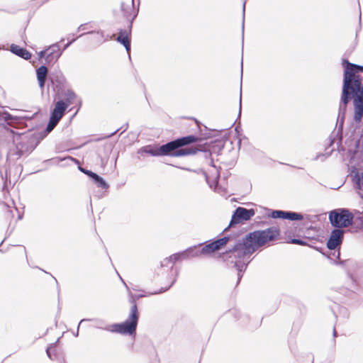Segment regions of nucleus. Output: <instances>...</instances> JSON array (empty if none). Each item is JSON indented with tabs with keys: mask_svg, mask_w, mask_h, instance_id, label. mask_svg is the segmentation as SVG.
I'll return each mask as SVG.
<instances>
[{
	"mask_svg": "<svg viewBox=\"0 0 363 363\" xmlns=\"http://www.w3.org/2000/svg\"><path fill=\"white\" fill-rule=\"evenodd\" d=\"M86 320H86V319H82V320L79 322V325H78V326L79 327V325H81L84 321H86Z\"/></svg>",
	"mask_w": 363,
	"mask_h": 363,
	"instance_id": "28",
	"label": "nucleus"
},
{
	"mask_svg": "<svg viewBox=\"0 0 363 363\" xmlns=\"http://www.w3.org/2000/svg\"><path fill=\"white\" fill-rule=\"evenodd\" d=\"M198 138L194 135H189L169 142L160 147H153L147 145L139 150L138 152L141 155L143 153L150 154L152 156L169 155L174 157H183L196 153L198 149L195 147H179L196 142Z\"/></svg>",
	"mask_w": 363,
	"mask_h": 363,
	"instance_id": "3",
	"label": "nucleus"
},
{
	"mask_svg": "<svg viewBox=\"0 0 363 363\" xmlns=\"http://www.w3.org/2000/svg\"><path fill=\"white\" fill-rule=\"evenodd\" d=\"M241 103H242V101H241V97L240 98V112L241 111Z\"/></svg>",
	"mask_w": 363,
	"mask_h": 363,
	"instance_id": "30",
	"label": "nucleus"
},
{
	"mask_svg": "<svg viewBox=\"0 0 363 363\" xmlns=\"http://www.w3.org/2000/svg\"><path fill=\"white\" fill-rule=\"evenodd\" d=\"M245 2L243 4V11H245Z\"/></svg>",
	"mask_w": 363,
	"mask_h": 363,
	"instance_id": "32",
	"label": "nucleus"
},
{
	"mask_svg": "<svg viewBox=\"0 0 363 363\" xmlns=\"http://www.w3.org/2000/svg\"><path fill=\"white\" fill-rule=\"evenodd\" d=\"M194 251V250H186L181 253H176L172 255L168 258L164 259L162 262V267L166 266L167 267L169 264H174L178 260H182L184 259H187L188 256H190V253Z\"/></svg>",
	"mask_w": 363,
	"mask_h": 363,
	"instance_id": "9",
	"label": "nucleus"
},
{
	"mask_svg": "<svg viewBox=\"0 0 363 363\" xmlns=\"http://www.w3.org/2000/svg\"><path fill=\"white\" fill-rule=\"evenodd\" d=\"M345 66L342 95L339 107L338 121L343 123L346 108L350 99H353L354 120L359 123L363 117V86L357 72H363V67L347 61H343Z\"/></svg>",
	"mask_w": 363,
	"mask_h": 363,
	"instance_id": "2",
	"label": "nucleus"
},
{
	"mask_svg": "<svg viewBox=\"0 0 363 363\" xmlns=\"http://www.w3.org/2000/svg\"><path fill=\"white\" fill-rule=\"evenodd\" d=\"M97 34L100 35L101 38L103 39V40H102L103 42L106 41V40H108V37L104 38V32L103 31H98Z\"/></svg>",
	"mask_w": 363,
	"mask_h": 363,
	"instance_id": "27",
	"label": "nucleus"
},
{
	"mask_svg": "<svg viewBox=\"0 0 363 363\" xmlns=\"http://www.w3.org/2000/svg\"><path fill=\"white\" fill-rule=\"evenodd\" d=\"M130 31L128 30H121L117 38V41L124 45L128 52L130 50V42L128 38Z\"/></svg>",
	"mask_w": 363,
	"mask_h": 363,
	"instance_id": "13",
	"label": "nucleus"
},
{
	"mask_svg": "<svg viewBox=\"0 0 363 363\" xmlns=\"http://www.w3.org/2000/svg\"><path fill=\"white\" fill-rule=\"evenodd\" d=\"M334 335L335 336L336 335V331L334 330Z\"/></svg>",
	"mask_w": 363,
	"mask_h": 363,
	"instance_id": "35",
	"label": "nucleus"
},
{
	"mask_svg": "<svg viewBox=\"0 0 363 363\" xmlns=\"http://www.w3.org/2000/svg\"><path fill=\"white\" fill-rule=\"evenodd\" d=\"M75 98H76V94L73 91L68 90L65 93V101H64V102L65 103L66 108H67L72 104H73V101L75 99Z\"/></svg>",
	"mask_w": 363,
	"mask_h": 363,
	"instance_id": "18",
	"label": "nucleus"
},
{
	"mask_svg": "<svg viewBox=\"0 0 363 363\" xmlns=\"http://www.w3.org/2000/svg\"><path fill=\"white\" fill-rule=\"evenodd\" d=\"M79 170L81 172H84V174H86V175L89 176L91 179L94 177V174H96V173L92 172L91 171L86 170L82 167H79Z\"/></svg>",
	"mask_w": 363,
	"mask_h": 363,
	"instance_id": "23",
	"label": "nucleus"
},
{
	"mask_svg": "<svg viewBox=\"0 0 363 363\" xmlns=\"http://www.w3.org/2000/svg\"><path fill=\"white\" fill-rule=\"evenodd\" d=\"M78 334H79V327L77 328V333H74V335L77 337V336H78Z\"/></svg>",
	"mask_w": 363,
	"mask_h": 363,
	"instance_id": "29",
	"label": "nucleus"
},
{
	"mask_svg": "<svg viewBox=\"0 0 363 363\" xmlns=\"http://www.w3.org/2000/svg\"><path fill=\"white\" fill-rule=\"evenodd\" d=\"M133 306L128 319L122 323L111 325V331L123 335H132L135 332L139 314L136 303L133 301Z\"/></svg>",
	"mask_w": 363,
	"mask_h": 363,
	"instance_id": "4",
	"label": "nucleus"
},
{
	"mask_svg": "<svg viewBox=\"0 0 363 363\" xmlns=\"http://www.w3.org/2000/svg\"><path fill=\"white\" fill-rule=\"evenodd\" d=\"M255 212L253 209H246L242 207H238L236 208L232 216L230 225L248 220L255 215Z\"/></svg>",
	"mask_w": 363,
	"mask_h": 363,
	"instance_id": "6",
	"label": "nucleus"
},
{
	"mask_svg": "<svg viewBox=\"0 0 363 363\" xmlns=\"http://www.w3.org/2000/svg\"><path fill=\"white\" fill-rule=\"evenodd\" d=\"M357 184L359 189L363 191V173L358 177Z\"/></svg>",
	"mask_w": 363,
	"mask_h": 363,
	"instance_id": "22",
	"label": "nucleus"
},
{
	"mask_svg": "<svg viewBox=\"0 0 363 363\" xmlns=\"http://www.w3.org/2000/svg\"><path fill=\"white\" fill-rule=\"evenodd\" d=\"M37 79L39 86L43 89L45 85V82L48 75V68L45 66H40L36 70Z\"/></svg>",
	"mask_w": 363,
	"mask_h": 363,
	"instance_id": "14",
	"label": "nucleus"
},
{
	"mask_svg": "<svg viewBox=\"0 0 363 363\" xmlns=\"http://www.w3.org/2000/svg\"><path fill=\"white\" fill-rule=\"evenodd\" d=\"M11 51L25 60H28L31 57V54L27 50L16 45H11Z\"/></svg>",
	"mask_w": 363,
	"mask_h": 363,
	"instance_id": "15",
	"label": "nucleus"
},
{
	"mask_svg": "<svg viewBox=\"0 0 363 363\" xmlns=\"http://www.w3.org/2000/svg\"><path fill=\"white\" fill-rule=\"evenodd\" d=\"M188 250H194V251H193L192 252H191L189 254L190 256H188L187 259L194 257H198V256H200L201 255H203L202 253H200V250H197L196 247H190Z\"/></svg>",
	"mask_w": 363,
	"mask_h": 363,
	"instance_id": "20",
	"label": "nucleus"
},
{
	"mask_svg": "<svg viewBox=\"0 0 363 363\" xmlns=\"http://www.w3.org/2000/svg\"><path fill=\"white\" fill-rule=\"evenodd\" d=\"M46 50L47 57H45V61L48 63L56 62L62 55V51H60V46L57 44L52 45Z\"/></svg>",
	"mask_w": 363,
	"mask_h": 363,
	"instance_id": "10",
	"label": "nucleus"
},
{
	"mask_svg": "<svg viewBox=\"0 0 363 363\" xmlns=\"http://www.w3.org/2000/svg\"><path fill=\"white\" fill-rule=\"evenodd\" d=\"M343 230L340 229L333 230L328 240L327 247L330 250H335L342 241Z\"/></svg>",
	"mask_w": 363,
	"mask_h": 363,
	"instance_id": "8",
	"label": "nucleus"
},
{
	"mask_svg": "<svg viewBox=\"0 0 363 363\" xmlns=\"http://www.w3.org/2000/svg\"><path fill=\"white\" fill-rule=\"evenodd\" d=\"M279 234V230L275 227L250 233L242 242H238L232 250L227 252L226 254L229 255L228 262L234 263L238 269V281L242 277L241 272L245 271L250 262V255L259 247L274 240Z\"/></svg>",
	"mask_w": 363,
	"mask_h": 363,
	"instance_id": "1",
	"label": "nucleus"
},
{
	"mask_svg": "<svg viewBox=\"0 0 363 363\" xmlns=\"http://www.w3.org/2000/svg\"><path fill=\"white\" fill-rule=\"evenodd\" d=\"M69 43H68V44H67V45H65V48H67V47L69 46Z\"/></svg>",
	"mask_w": 363,
	"mask_h": 363,
	"instance_id": "34",
	"label": "nucleus"
},
{
	"mask_svg": "<svg viewBox=\"0 0 363 363\" xmlns=\"http://www.w3.org/2000/svg\"><path fill=\"white\" fill-rule=\"evenodd\" d=\"M121 9L127 18L133 19L137 13L134 10V0H125L121 3Z\"/></svg>",
	"mask_w": 363,
	"mask_h": 363,
	"instance_id": "11",
	"label": "nucleus"
},
{
	"mask_svg": "<svg viewBox=\"0 0 363 363\" xmlns=\"http://www.w3.org/2000/svg\"><path fill=\"white\" fill-rule=\"evenodd\" d=\"M92 179L94 181L98 187H100L103 189H107L109 187L106 182L96 174H94Z\"/></svg>",
	"mask_w": 363,
	"mask_h": 363,
	"instance_id": "17",
	"label": "nucleus"
},
{
	"mask_svg": "<svg viewBox=\"0 0 363 363\" xmlns=\"http://www.w3.org/2000/svg\"><path fill=\"white\" fill-rule=\"evenodd\" d=\"M303 218V216L300 213H296V212H288L284 211V218L283 219H288L291 220H301Z\"/></svg>",
	"mask_w": 363,
	"mask_h": 363,
	"instance_id": "16",
	"label": "nucleus"
},
{
	"mask_svg": "<svg viewBox=\"0 0 363 363\" xmlns=\"http://www.w3.org/2000/svg\"><path fill=\"white\" fill-rule=\"evenodd\" d=\"M291 243H294V244H298V245H303V241L301 240H298V239H292L291 240Z\"/></svg>",
	"mask_w": 363,
	"mask_h": 363,
	"instance_id": "25",
	"label": "nucleus"
},
{
	"mask_svg": "<svg viewBox=\"0 0 363 363\" xmlns=\"http://www.w3.org/2000/svg\"><path fill=\"white\" fill-rule=\"evenodd\" d=\"M59 121H60L50 116V121L47 126V130L48 132H50L51 130H52L54 129V128L56 126V125L58 123Z\"/></svg>",
	"mask_w": 363,
	"mask_h": 363,
	"instance_id": "19",
	"label": "nucleus"
},
{
	"mask_svg": "<svg viewBox=\"0 0 363 363\" xmlns=\"http://www.w3.org/2000/svg\"><path fill=\"white\" fill-rule=\"evenodd\" d=\"M121 280H123V279H121ZM123 281V282L124 283V284L125 285V287H126V288H128V285H126V284H125V283L123 281Z\"/></svg>",
	"mask_w": 363,
	"mask_h": 363,
	"instance_id": "33",
	"label": "nucleus"
},
{
	"mask_svg": "<svg viewBox=\"0 0 363 363\" xmlns=\"http://www.w3.org/2000/svg\"><path fill=\"white\" fill-rule=\"evenodd\" d=\"M39 58L46 57H47V50L46 49L45 50H42L38 52Z\"/></svg>",
	"mask_w": 363,
	"mask_h": 363,
	"instance_id": "24",
	"label": "nucleus"
},
{
	"mask_svg": "<svg viewBox=\"0 0 363 363\" xmlns=\"http://www.w3.org/2000/svg\"><path fill=\"white\" fill-rule=\"evenodd\" d=\"M283 211H274L272 213V217L274 218H284Z\"/></svg>",
	"mask_w": 363,
	"mask_h": 363,
	"instance_id": "21",
	"label": "nucleus"
},
{
	"mask_svg": "<svg viewBox=\"0 0 363 363\" xmlns=\"http://www.w3.org/2000/svg\"><path fill=\"white\" fill-rule=\"evenodd\" d=\"M229 240V238L224 237L218 239L208 245H206L200 250V253L203 255L211 254L216 250H220L223 246L225 245Z\"/></svg>",
	"mask_w": 363,
	"mask_h": 363,
	"instance_id": "7",
	"label": "nucleus"
},
{
	"mask_svg": "<svg viewBox=\"0 0 363 363\" xmlns=\"http://www.w3.org/2000/svg\"><path fill=\"white\" fill-rule=\"evenodd\" d=\"M51 82H52V84H55V79H51Z\"/></svg>",
	"mask_w": 363,
	"mask_h": 363,
	"instance_id": "31",
	"label": "nucleus"
},
{
	"mask_svg": "<svg viewBox=\"0 0 363 363\" xmlns=\"http://www.w3.org/2000/svg\"><path fill=\"white\" fill-rule=\"evenodd\" d=\"M353 218V215L345 208L335 209L329 213L330 221L336 228L348 227L352 223Z\"/></svg>",
	"mask_w": 363,
	"mask_h": 363,
	"instance_id": "5",
	"label": "nucleus"
},
{
	"mask_svg": "<svg viewBox=\"0 0 363 363\" xmlns=\"http://www.w3.org/2000/svg\"><path fill=\"white\" fill-rule=\"evenodd\" d=\"M52 350H53V347L52 346H50L46 350L47 354L49 357V358H50V359H52L51 352H52Z\"/></svg>",
	"mask_w": 363,
	"mask_h": 363,
	"instance_id": "26",
	"label": "nucleus"
},
{
	"mask_svg": "<svg viewBox=\"0 0 363 363\" xmlns=\"http://www.w3.org/2000/svg\"><path fill=\"white\" fill-rule=\"evenodd\" d=\"M66 109V105L63 101H57L55 108L52 111L51 117L60 121L62 118Z\"/></svg>",
	"mask_w": 363,
	"mask_h": 363,
	"instance_id": "12",
	"label": "nucleus"
}]
</instances>
